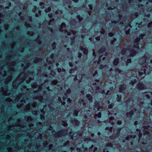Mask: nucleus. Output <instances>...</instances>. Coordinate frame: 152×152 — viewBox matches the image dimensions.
<instances>
[{"mask_svg": "<svg viewBox=\"0 0 152 152\" xmlns=\"http://www.w3.org/2000/svg\"><path fill=\"white\" fill-rule=\"evenodd\" d=\"M89 140V139H87V138H85L84 139V140L85 141H88V140Z\"/></svg>", "mask_w": 152, "mask_h": 152, "instance_id": "nucleus-58", "label": "nucleus"}, {"mask_svg": "<svg viewBox=\"0 0 152 152\" xmlns=\"http://www.w3.org/2000/svg\"><path fill=\"white\" fill-rule=\"evenodd\" d=\"M86 123H87L88 124L89 123V121L88 120V121H87V120H86Z\"/></svg>", "mask_w": 152, "mask_h": 152, "instance_id": "nucleus-63", "label": "nucleus"}, {"mask_svg": "<svg viewBox=\"0 0 152 152\" xmlns=\"http://www.w3.org/2000/svg\"><path fill=\"white\" fill-rule=\"evenodd\" d=\"M113 107V106L112 105H110L109 107V108H111Z\"/></svg>", "mask_w": 152, "mask_h": 152, "instance_id": "nucleus-62", "label": "nucleus"}, {"mask_svg": "<svg viewBox=\"0 0 152 152\" xmlns=\"http://www.w3.org/2000/svg\"><path fill=\"white\" fill-rule=\"evenodd\" d=\"M23 95H21V96L19 98V99L20 100V105L18 104L17 106L18 108H20L24 104H29V103L28 102V99L26 98H23Z\"/></svg>", "mask_w": 152, "mask_h": 152, "instance_id": "nucleus-5", "label": "nucleus"}, {"mask_svg": "<svg viewBox=\"0 0 152 152\" xmlns=\"http://www.w3.org/2000/svg\"><path fill=\"white\" fill-rule=\"evenodd\" d=\"M42 76L46 77H48V75L46 73H43V74L42 75Z\"/></svg>", "mask_w": 152, "mask_h": 152, "instance_id": "nucleus-41", "label": "nucleus"}, {"mask_svg": "<svg viewBox=\"0 0 152 152\" xmlns=\"http://www.w3.org/2000/svg\"><path fill=\"white\" fill-rule=\"evenodd\" d=\"M75 71V70H71V71L70 72V73H73L74 72V71Z\"/></svg>", "mask_w": 152, "mask_h": 152, "instance_id": "nucleus-53", "label": "nucleus"}, {"mask_svg": "<svg viewBox=\"0 0 152 152\" xmlns=\"http://www.w3.org/2000/svg\"><path fill=\"white\" fill-rule=\"evenodd\" d=\"M64 145L65 146H68L71 145L69 141H67L66 142H65L64 144Z\"/></svg>", "mask_w": 152, "mask_h": 152, "instance_id": "nucleus-26", "label": "nucleus"}, {"mask_svg": "<svg viewBox=\"0 0 152 152\" xmlns=\"http://www.w3.org/2000/svg\"><path fill=\"white\" fill-rule=\"evenodd\" d=\"M127 49L128 48H123L121 51V53L124 55H125L126 54Z\"/></svg>", "mask_w": 152, "mask_h": 152, "instance_id": "nucleus-19", "label": "nucleus"}, {"mask_svg": "<svg viewBox=\"0 0 152 152\" xmlns=\"http://www.w3.org/2000/svg\"><path fill=\"white\" fill-rule=\"evenodd\" d=\"M145 36V34L144 33L141 34H140L139 37L140 39L144 40L145 39L144 37Z\"/></svg>", "mask_w": 152, "mask_h": 152, "instance_id": "nucleus-20", "label": "nucleus"}, {"mask_svg": "<svg viewBox=\"0 0 152 152\" xmlns=\"http://www.w3.org/2000/svg\"><path fill=\"white\" fill-rule=\"evenodd\" d=\"M104 152H109V151H107V149H105L104 150Z\"/></svg>", "mask_w": 152, "mask_h": 152, "instance_id": "nucleus-57", "label": "nucleus"}, {"mask_svg": "<svg viewBox=\"0 0 152 152\" xmlns=\"http://www.w3.org/2000/svg\"><path fill=\"white\" fill-rule=\"evenodd\" d=\"M48 16L50 17V18H51L52 17V14L50 13L48 14Z\"/></svg>", "mask_w": 152, "mask_h": 152, "instance_id": "nucleus-54", "label": "nucleus"}, {"mask_svg": "<svg viewBox=\"0 0 152 152\" xmlns=\"http://www.w3.org/2000/svg\"><path fill=\"white\" fill-rule=\"evenodd\" d=\"M116 61V59L115 58V64H114L115 66H116V64L115 62Z\"/></svg>", "mask_w": 152, "mask_h": 152, "instance_id": "nucleus-56", "label": "nucleus"}, {"mask_svg": "<svg viewBox=\"0 0 152 152\" xmlns=\"http://www.w3.org/2000/svg\"><path fill=\"white\" fill-rule=\"evenodd\" d=\"M134 110H132L129 112H127L126 113V115L129 116L130 118H131L134 114Z\"/></svg>", "mask_w": 152, "mask_h": 152, "instance_id": "nucleus-13", "label": "nucleus"}, {"mask_svg": "<svg viewBox=\"0 0 152 152\" xmlns=\"http://www.w3.org/2000/svg\"><path fill=\"white\" fill-rule=\"evenodd\" d=\"M41 71H40L39 70L38 71V72L37 74V75L38 76L39 75H40V73Z\"/></svg>", "mask_w": 152, "mask_h": 152, "instance_id": "nucleus-50", "label": "nucleus"}, {"mask_svg": "<svg viewBox=\"0 0 152 152\" xmlns=\"http://www.w3.org/2000/svg\"><path fill=\"white\" fill-rule=\"evenodd\" d=\"M64 95L66 97L65 98L64 96H63L62 99L63 101H62L61 99V98L60 97H58V100L61 103H62V104L63 105H64L65 104V101L66 100V99H67V96H66V94L65 93L64 94Z\"/></svg>", "mask_w": 152, "mask_h": 152, "instance_id": "nucleus-8", "label": "nucleus"}, {"mask_svg": "<svg viewBox=\"0 0 152 152\" xmlns=\"http://www.w3.org/2000/svg\"><path fill=\"white\" fill-rule=\"evenodd\" d=\"M140 40V38L138 37H137L135 39L134 43L137 44V45H139Z\"/></svg>", "mask_w": 152, "mask_h": 152, "instance_id": "nucleus-17", "label": "nucleus"}, {"mask_svg": "<svg viewBox=\"0 0 152 152\" xmlns=\"http://www.w3.org/2000/svg\"><path fill=\"white\" fill-rule=\"evenodd\" d=\"M108 34L111 37H112L113 35V34L112 33H109Z\"/></svg>", "mask_w": 152, "mask_h": 152, "instance_id": "nucleus-51", "label": "nucleus"}, {"mask_svg": "<svg viewBox=\"0 0 152 152\" xmlns=\"http://www.w3.org/2000/svg\"><path fill=\"white\" fill-rule=\"evenodd\" d=\"M43 99L42 96H39V97H37V99H35L34 101V103L31 104V107L30 105L29 107L27 108V110H31L32 108V107H36L37 104L43 102Z\"/></svg>", "mask_w": 152, "mask_h": 152, "instance_id": "nucleus-2", "label": "nucleus"}, {"mask_svg": "<svg viewBox=\"0 0 152 152\" xmlns=\"http://www.w3.org/2000/svg\"><path fill=\"white\" fill-rule=\"evenodd\" d=\"M146 71V69H145V70H144V73H145V75H148L150 72H147Z\"/></svg>", "mask_w": 152, "mask_h": 152, "instance_id": "nucleus-39", "label": "nucleus"}, {"mask_svg": "<svg viewBox=\"0 0 152 152\" xmlns=\"http://www.w3.org/2000/svg\"><path fill=\"white\" fill-rule=\"evenodd\" d=\"M127 61L129 63H130L132 61V60L131 58H129L128 59Z\"/></svg>", "mask_w": 152, "mask_h": 152, "instance_id": "nucleus-44", "label": "nucleus"}, {"mask_svg": "<svg viewBox=\"0 0 152 152\" xmlns=\"http://www.w3.org/2000/svg\"><path fill=\"white\" fill-rule=\"evenodd\" d=\"M151 23H149L148 24V26L149 28L152 27V26L151 25Z\"/></svg>", "mask_w": 152, "mask_h": 152, "instance_id": "nucleus-46", "label": "nucleus"}, {"mask_svg": "<svg viewBox=\"0 0 152 152\" xmlns=\"http://www.w3.org/2000/svg\"><path fill=\"white\" fill-rule=\"evenodd\" d=\"M146 109H148L150 108V107L149 106H147L146 107Z\"/></svg>", "mask_w": 152, "mask_h": 152, "instance_id": "nucleus-55", "label": "nucleus"}, {"mask_svg": "<svg viewBox=\"0 0 152 152\" xmlns=\"http://www.w3.org/2000/svg\"><path fill=\"white\" fill-rule=\"evenodd\" d=\"M137 44L134 43L133 45V49H137V50H139V45H137Z\"/></svg>", "mask_w": 152, "mask_h": 152, "instance_id": "nucleus-22", "label": "nucleus"}, {"mask_svg": "<svg viewBox=\"0 0 152 152\" xmlns=\"http://www.w3.org/2000/svg\"><path fill=\"white\" fill-rule=\"evenodd\" d=\"M122 123V122L121 121H118L117 122V124L118 125H121Z\"/></svg>", "mask_w": 152, "mask_h": 152, "instance_id": "nucleus-52", "label": "nucleus"}, {"mask_svg": "<svg viewBox=\"0 0 152 152\" xmlns=\"http://www.w3.org/2000/svg\"><path fill=\"white\" fill-rule=\"evenodd\" d=\"M114 119L113 117H111L110 118L109 122L112 124L113 125L114 124Z\"/></svg>", "mask_w": 152, "mask_h": 152, "instance_id": "nucleus-21", "label": "nucleus"}, {"mask_svg": "<svg viewBox=\"0 0 152 152\" xmlns=\"http://www.w3.org/2000/svg\"><path fill=\"white\" fill-rule=\"evenodd\" d=\"M71 92V90L70 88L68 89L66 91V93L68 94L70 93Z\"/></svg>", "mask_w": 152, "mask_h": 152, "instance_id": "nucleus-37", "label": "nucleus"}, {"mask_svg": "<svg viewBox=\"0 0 152 152\" xmlns=\"http://www.w3.org/2000/svg\"><path fill=\"white\" fill-rule=\"evenodd\" d=\"M137 88L139 90H142L146 88V86L142 83H140L137 87Z\"/></svg>", "mask_w": 152, "mask_h": 152, "instance_id": "nucleus-9", "label": "nucleus"}, {"mask_svg": "<svg viewBox=\"0 0 152 152\" xmlns=\"http://www.w3.org/2000/svg\"><path fill=\"white\" fill-rule=\"evenodd\" d=\"M138 124H139V122H138V121H135V122L134 123V124L135 125H138Z\"/></svg>", "mask_w": 152, "mask_h": 152, "instance_id": "nucleus-47", "label": "nucleus"}, {"mask_svg": "<svg viewBox=\"0 0 152 152\" xmlns=\"http://www.w3.org/2000/svg\"><path fill=\"white\" fill-rule=\"evenodd\" d=\"M78 112L79 111L78 110H75L74 111L73 114L75 115V116H77V115Z\"/></svg>", "mask_w": 152, "mask_h": 152, "instance_id": "nucleus-27", "label": "nucleus"}, {"mask_svg": "<svg viewBox=\"0 0 152 152\" xmlns=\"http://www.w3.org/2000/svg\"><path fill=\"white\" fill-rule=\"evenodd\" d=\"M117 96L118 98V102H120L121 100V96L117 95Z\"/></svg>", "mask_w": 152, "mask_h": 152, "instance_id": "nucleus-29", "label": "nucleus"}, {"mask_svg": "<svg viewBox=\"0 0 152 152\" xmlns=\"http://www.w3.org/2000/svg\"><path fill=\"white\" fill-rule=\"evenodd\" d=\"M99 103H98V102H97L96 101L94 104V106H95V107L93 108V112H95L96 108L99 111H101L103 110V107L102 106H99L98 108H97V107Z\"/></svg>", "mask_w": 152, "mask_h": 152, "instance_id": "nucleus-7", "label": "nucleus"}, {"mask_svg": "<svg viewBox=\"0 0 152 152\" xmlns=\"http://www.w3.org/2000/svg\"><path fill=\"white\" fill-rule=\"evenodd\" d=\"M105 129L106 130H109L108 132V133H109L110 132H112V128L111 127H107L105 128Z\"/></svg>", "mask_w": 152, "mask_h": 152, "instance_id": "nucleus-24", "label": "nucleus"}, {"mask_svg": "<svg viewBox=\"0 0 152 152\" xmlns=\"http://www.w3.org/2000/svg\"><path fill=\"white\" fill-rule=\"evenodd\" d=\"M61 123V124L64 126H66L67 125V124L64 121H62Z\"/></svg>", "mask_w": 152, "mask_h": 152, "instance_id": "nucleus-25", "label": "nucleus"}, {"mask_svg": "<svg viewBox=\"0 0 152 152\" xmlns=\"http://www.w3.org/2000/svg\"><path fill=\"white\" fill-rule=\"evenodd\" d=\"M119 67H115V72L116 73L118 71V74L119 75L120 74V73L121 72V71L120 70H119L118 68H119ZM121 68V69H122V68H133L134 67H119Z\"/></svg>", "mask_w": 152, "mask_h": 152, "instance_id": "nucleus-12", "label": "nucleus"}, {"mask_svg": "<svg viewBox=\"0 0 152 152\" xmlns=\"http://www.w3.org/2000/svg\"><path fill=\"white\" fill-rule=\"evenodd\" d=\"M72 123L75 126H78L80 123V122H79L78 121L76 120H72Z\"/></svg>", "mask_w": 152, "mask_h": 152, "instance_id": "nucleus-14", "label": "nucleus"}, {"mask_svg": "<svg viewBox=\"0 0 152 152\" xmlns=\"http://www.w3.org/2000/svg\"><path fill=\"white\" fill-rule=\"evenodd\" d=\"M44 109H42L40 111H41V115H43V114H44L45 113V111H44Z\"/></svg>", "mask_w": 152, "mask_h": 152, "instance_id": "nucleus-36", "label": "nucleus"}, {"mask_svg": "<svg viewBox=\"0 0 152 152\" xmlns=\"http://www.w3.org/2000/svg\"><path fill=\"white\" fill-rule=\"evenodd\" d=\"M145 96L146 97V98H147V99H150V96L149 94H148L145 95Z\"/></svg>", "mask_w": 152, "mask_h": 152, "instance_id": "nucleus-38", "label": "nucleus"}, {"mask_svg": "<svg viewBox=\"0 0 152 152\" xmlns=\"http://www.w3.org/2000/svg\"><path fill=\"white\" fill-rule=\"evenodd\" d=\"M147 17H149L150 16V15L149 14H147L146 16Z\"/></svg>", "mask_w": 152, "mask_h": 152, "instance_id": "nucleus-61", "label": "nucleus"}, {"mask_svg": "<svg viewBox=\"0 0 152 152\" xmlns=\"http://www.w3.org/2000/svg\"><path fill=\"white\" fill-rule=\"evenodd\" d=\"M137 82V80L136 79H135L133 80L132 82V83L133 84H134L135 83Z\"/></svg>", "mask_w": 152, "mask_h": 152, "instance_id": "nucleus-32", "label": "nucleus"}, {"mask_svg": "<svg viewBox=\"0 0 152 152\" xmlns=\"http://www.w3.org/2000/svg\"><path fill=\"white\" fill-rule=\"evenodd\" d=\"M31 120H32V118L31 116H28V117L27 119V121H31Z\"/></svg>", "mask_w": 152, "mask_h": 152, "instance_id": "nucleus-31", "label": "nucleus"}, {"mask_svg": "<svg viewBox=\"0 0 152 152\" xmlns=\"http://www.w3.org/2000/svg\"><path fill=\"white\" fill-rule=\"evenodd\" d=\"M86 99H88V100L89 101L90 103H92V98L90 94H88L86 95Z\"/></svg>", "mask_w": 152, "mask_h": 152, "instance_id": "nucleus-16", "label": "nucleus"}, {"mask_svg": "<svg viewBox=\"0 0 152 152\" xmlns=\"http://www.w3.org/2000/svg\"><path fill=\"white\" fill-rule=\"evenodd\" d=\"M97 74H98L97 72L96 71L94 73V74L93 75V76H96V75H97Z\"/></svg>", "mask_w": 152, "mask_h": 152, "instance_id": "nucleus-45", "label": "nucleus"}, {"mask_svg": "<svg viewBox=\"0 0 152 152\" xmlns=\"http://www.w3.org/2000/svg\"><path fill=\"white\" fill-rule=\"evenodd\" d=\"M126 85L125 84H123L120 85L119 88V92L122 93L124 90L126 88Z\"/></svg>", "mask_w": 152, "mask_h": 152, "instance_id": "nucleus-10", "label": "nucleus"}, {"mask_svg": "<svg viewBox=\"0 0 152 152\" xmlns=\"http://www.w3.org/2000/svg\"><path fill=\"white\" fill-rule=\"evenodd\" d=\"M134 16H135L136 17H137L138 16L137 12H135V13L134 14Z\"/></svg>", "mask_w": 152, "mask_h": 152, "instance_id": "nucleus-40", "label": "nucleus"}, {"mask_svg": "<svg viewBox=\"0 0 152 152\" xmlns=\"http://www.w3.org/2000/svg\"><path fill=\"white\" fill-rule=\"evenodd\" d=\"M83 77V76H82V75H80L79 76H78V78H77V76L75 77L74 78V80L75 81L76 80H78V82L80 83Z\"/></svg>", "mask_w": 152, "mask_h": 152, "instance_id": "nucleus-15", "label": "nucleus"}, {"mask_svg": "<svg viewBox=\"0 0 152 152\" xmlns=\"http://www.w3.org/2000/svg\"><path fill=\"white\" fill-rule=\"evenodd\" d=\"M54 56V54H52L51 56V57L52 58V59H53V57Z\"/></svg>", "mask_w": 152, "mask_h": 152, "instance_id": "nucleus-59", "label": "nucleus"}, {"mask_svg": "<svg viewBox=\"0 0 152 152\" xmlns=\"http://www.w3.org/2000/svg\"><path fill=\"white\" fill-rule=\"evenodd\" d=\"M83 50L85 54H86L88 53V50L87 49L84 48L83 49Z\"/></svg>", "mask_w": 152, "mask_h": 152, "instance_id": "nucleus-28", "label": "nucleus"}, {"mask_svg": "<svg viewBox=\"0 0 152 152\" xmlns=\"http://www.w3.org/2000/svg\"><path fill=\"white\" fill-rule=\"evenodd\" d=\"M122 39V36L121 34H119V40L121 41V40Z\"/></svg>", "mask_w": 152, "mask_h": 152, "instance_id": "nucleus-33", "label": "nucleus"}, {"mask_svg": "<svg viewBox=\"0 0 152 152\" xmlns=\"http://www.w3.org/2000/svg\"><path fill=\"white\" fill-rule=\"evenodd\" d=\"M138 62L139 64L142 66H142V65H145L149 63L148 60L145 59V57L143 56L140 57L139 58Z\"/></svg>", "mask_w": 152, "mask_h": 152, "instance_id": "nucleus-4", "label": "nucleus"}, {"mask_svg": "<svg viewBox=\"0 0 152 152\" xmlns=\"http://www.w3.org/2000/svg\"><path fill=\"white\" fill-rule=\"evenodd\" d=\"M62 27H65V24H63L61 25Z\"/></svg>", "mask_w": 152, "mask_h": 152, "instance_id": "nucleus-60", "label": "nucleus"}, {"mask_svg": "<svg viewBox=\"0 0 152 152\" xmlns=\"http://www.w3.org/2000/svg\"><path fill=\"white\" fill-rule=\"evenodd\" d=\"M32 113L33 114L35 115H37V111H34V110H32Z\"/></svg>", "mask_w": 152, "mask_h": 152, "instance_id": "nucleus-34", "label": "nucleus"}, {"mask_svg": "<svg viewBox=\"0 0 152 152\" xmlns=\"http://www.w3.org/2000/svg\"><path fill=\"white\" fill-rule=\"evenodd\" d=\"M15 71H10V72L11 74H12L13 73H15ZM13 77V76L12 75H11L10 76H9V77H8V82L10 81L11 80H12V78Z\"/></svg>", "mask_w": 152, "mask_h": 152, "instance_id": "nucleus-18", "label": "nucleus"}, {"mask_svg": "<svg viewBox=\"0 0 152 152\" xmlns=\"http://www.w3.org/2000/svg\"><path fill=\"white\" fill-rule=\"evenodd\" d=\"M87 118V115H85V116H84V119H83V120H84V121H85V120H86L85 119H86V118Z\"/></svg>", "mask_w": 152, "mask_h": 152, "instance_id": "nucleus-49", "label": "nucleus"}, {"mask_svg": "<svg viewBox=\"0 0 152 152\" xmlns=\"http://www.w3.org/2000/svg\"><path fill=\"white\" fill-rule=\"evenodd\" d=\"M143 57H145V59L148 60V61L149 62L151 58V55L149 53H145Z\"/></svg>", "mask_w": 152, "mask_h": 152, "instance_id": "nucleus-11", "label": "nucleus"}, {"mask_svg": "<svg viewBox=\"0 0 152 152\" xmlns=\"http://www.w3.org/2000/svg\"><path fill=\"white\" fill-rule=\"evenodd\" d=\"M118 17L119 18H121L123 17V15L121 14H119L118 15Z\"/></svg>", "mask_w": 152, "mask_h": 152, "instance_id": "nucleus-48", "label": "nucleus"}, {"mask_svg": "<svg viewBox=\"0 0 152 152\" xmlns=\"http://www.w3.org/2000/svg\"><path fill=\"white\" fill-rule=\"evenodd\" d=\"M33 72H28V75L24 72L21 73L18 77L16 80L13 82V85L15 88L19 86V84L24 80H26V82L27 83H29L30 80H33L34 77H33Z\"/></svg>", "mask_w": 152, "mask_h": 152, "instance_id": "nucleus-1", "label": "nucleus"}, {"mask_svg": "<svg viewBox=\"0 0 152 152\" xmlns=\"http://www.w3.org/2000/svg\"><path fill=\"white\" fill-rule=\"evenodd\" d=\"M82 102H83V105H86V103H85V101H84V99H82Z\"/></svg>", "mask_w": 152, "mask_h": 152, "instance_id": "nucleus-43", "label": "nucleus"}, {"mask_svg": "<svg viewBox=\"0 0 152 152\" xmlns=\"http://www.w3.org/2000/svg\"><path fill=\"white\" fill-rule=\"evenodd\" d=\"M80 150V148H77V151H79Z\"/></svg>", "mask_w": 152, "mask_h": 152, "instance_id": "nucleus-64", "label": "nucleus"}, {"mask_svg": "<svg viewBox=\"0 0 152 152\" xmlns=\"http://www.w3.org/2000/svg\"><path fill=\"white\" fill-rule=\"evenodd\" d=\"M146 120L149 123H150L152 121L150 117H148L146 119Z\"/></svg>", "mask_w": 152, "mask_h": 152, "instance_id": "nucleus-30", "label": "nucleus"}, {"mask_svg": "<svg viewBox=\"0 0 152 152\" xmlns=\"http://www.w3.org/2000/svg\"><path fill=\"white\" fill-rule=\"evenodd\" d=\"M131 45H129L128 46L127 50L129 52V53L127 56L128 57H134L137 53V51L134 49H130Z\"/></svg>", "mask_w": 152, "mask_h": 152, "instance_id": "nucleus-3", "label": "nucleus"}, {"mask_svg": "<svg viewBox=\"0 0 152 152\" xmlns=\"http://www.w3.org/2000/svg\"><path fill=\"white\" fill-rule=\"evenodd\" d=\"M127 18L125 16H124V18L123 19H121V21H125V20Z\"/></svg>", "mask_w": 152, "mask_h": 152, "instance_id": "nucleus-42", "label": "nucleus"}, {"mask_svg": "<svg viewBox=\"0 0 152 152\" xmlns=\"http://www.w3.org/2000/svg\"><path fill=\"white\" fill-rule=\"evenodd\" d=\"M101 113L100 112H99L98 114H95V118H96V117H97L99 118H100L101 117Z\"/></svg>", "mask_w": 152, "mask_h": 152, "instance_id": "nucleus-23", "label": "nucleus"}, {"mask_svg": "<svg viewBox=\"0 0 152 152\" xmlns=\"http://www.w3.org/2000/svg\"><path fill=\"white\" fill-rule=\"evenodd\" d=\"M67 102L68 103H70L71 102L72 100L70 98H68L67 99Z\"/></svg>", "mask_w": 152, "mask_h": 152, "instance_id": "nucleus-35", "label": "nucleus"}, {"mask_svg": "<svg viewBox=\"0 0 152 152\" xmlns=\"http://www.w3.org/2000/svg\"><path fill=\"white\" fill-rule=\"evenodd\" d=\"M67 133V132H64V131L62 130L56 133L54 136L56 137H59L66 135Z\"/></svg>", "mask_w": 152, "mask_h": 152, "instance_id": "nucleus-6", "label": "nucleus"}]
</instances>
